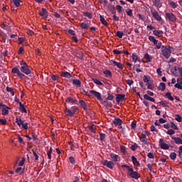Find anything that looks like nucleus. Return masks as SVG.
Masks as SVG:
<instances>
[{
	"mask_svg": "<svg viewBox=\"0 0 182 182\" xmlns=\"http://www.w3.org/2000/svg\"><path fill=\"white\" fill-rule=\"evenodd\" d=\"M92 82L95 83V85H97L98 86H103V82H102L100 80L96 78L92 79Z\"/></svg>",
	"mask_w": 182,
	"mask_h": 182,
	"instance_id": "32",
	"label": "nucleus"
},
{
	"mask_svg": "<svg viewBox=\"0 0 182 182\" xmlns=\"http://www.w3.org/2000/svg\"><path fill=\"white\" fill-rule=\"evenodd\" d=\"M147 156L149 157V159H154V154L151 153V152H149L148 154H147Z\"/></svg>",
	"mask_w": 182,
	"mask_h": 182,
	"instance_id": "58",
	"label": "nucleus"
},
{
	"mask_svg": "<svg viewBox=\"0 0 182 182\" xmlns=\"http://www.w3.org/2000/svg\"><path fill=\"white\" fill-rule=\"evenodd\" d=\"M127 176H129L132 178H134L135 180H139V178H140V173H138L137 171H134V170H133V168L131 171L127 172Z\"/></svg>",
	"mask_w": 182,
	"mask_h": 182,
	"instance_id": "5",
	"label": "nucleus"
},
{
	"mask_svg": "<svg viewBox=\"0 0 182 182\" xmlns=\"http://www.w3.org/2000/svg\"><path fill=\"white\" fill-rule=\"evenodd\" d=\"M40 16H43V18H48V11H46V9L42 8L41 12H39Z\"/></svg>",
	"mask_w": 182,
	"mask_h": 182,
	"instance_id": "14",
	"label": "nucleus"
},
{
	"mask_svg": "<svg viewBox=\"0 0 182 182\" xmlns=\"http://www.w3.org/2000/svg\"><path fill=\"white\" fill-rule=\"evenodd\" d=\"M117 11H118L119 14H122V6L117 5Z\"/></svg>",
	"mask_w": 182,
	"mask_h": 182,
	"instance_id": "61",
	"label": "nucleus"
},
{
	"mask_svg": "<svg viewBox=\"0 0 182 182\" xmlns=\"http://www.w3.org/2000/svg\"><path fill=\"white\" fill-rule=\"evenodd\" d=\"M65 114L69 117H73L75 114L79 112V108L77 106H73L70 109L65 107Z\"/></svg>",
	"mask_w": 182,
	"mask_h": 182,
	"instance_id": "1",
	"label": "nucleus"
},
{
	"mask_svg": "<svg viewBox=\"0 0 182 182\" xmlns=\"http://www.w3.org/2000/svg\"><path fill=\"white\" fill-rule=\"evenodd\" d=\"M13 2L17 7L21 6V0H13Z\"/></svg>",
	"mask_w": 182,
	"mask_h": 182,
	"instance_id": "48",
	"label": "nucleus"
},
{
	"mask_svg": "<svg viewBox=\"0 0 182 182\" xmlns=\"http://www.w3.org/2000/svg\"><path fill=\"white\" fill-rule=\"evenodd\" d=\"M168 4L170 5V6H171L173 9H176V8H177V6H178V4H177V2H174L173 1H168Z\"/></svg>",
	"mask_w": 182,
	"mask_h": 182,
	"instance_id": "26",
	"label": "nucleus"
},
{
	"mask_svg": "<svg viewBox=\"0 0 182 182\" xmlns=\"http://www.w3.org/2000/svg\"><path fill=\"white\" fill-rule=\"evenodd\" d=\"M159 147L162 149V150H168L170 149V144L166 143V140L164 139H159Z\"/></svg>",
	"mask_w": 182,
	"mask_h": 182,
	"instance_id": "6",
	"label": "nucleus"
},
{
	"mask_svg": "<svg viewBox=\"0 0 182 182\" xmlns=\"http://www.w3.org/2000/svg\"><path fill=\"white\" fill-rule=\"evenodd\" d=\"M112 123H114L115 126H120V124L122 123V121L120 119V118H115L112 121Z\"/></svg>",
	"mask_w": 182,
	"mask_h": 182,
	"instance_id": "21",
	"label": "nucleus"
},
{
	"mask_svg": "<svg viewBox=\"0 0 182 182\" xmlns=\"http://www.w3.org/2000/svg\"><path fill=\"white\" fill-rule=\"evenodd\" d=\"M20 70L22 73H24L25 75H31V69L26 63L20 61Z\"/></svg>",
	"mask_w": 182,
	"mask_h": 182,
	"instance_id": "2",
	"label": "nucleus"
},
{
	"mask_svg": "<svg viewBox=\"0 0 182 182\" xmlns=\"http://www.w3.org/2000/svg\"><path fill=\"white\" fill-rule=\"evenodd\" d=\"M6 91L11 95V96H15V91L10 87H6Z\"/></svg>",
	"mask_w": 182,
	"mask_h": 182,
	"instance_id": "33",
	"label": "nucleus"
},
{
	"mask_svg": "<svg viewBox=\"0 0 182 182\" xmlns=\"http://www.w3.org/2000/svg\"><path fill=\"white\" fill-rule=\"evenodd\" d=\"M166 133H167V134H169L170 136H173V134H174L176 133V131H174L173 129H168Z\"/></svg>",
	"mask_w": 182,
	"mask_h": 182,
	"instance_id": "52",
	"label": "nucleus"
},
{
	"mask_svg": "<svg viewBox=\"0 0 182 182\" xmlns=\"http://www.w3.org/2000/svg\"><path fill=\"white\" fill-rule=\"evenodd\" d=\"M84 16H86V18H89V19H92V14L89 12L84 13Z\"/></svg>",
	"mask_w": 182,
	"mask_h": 182,
	"instance_id": "49",
	"label": "nucleus"
},
{
	"mask_svg": "<svg viewBox=\"0 0 182 182\" xmlns=\"http://www.w3.org/2000/svg\"><path fill=\"white\" fill-rule=\"evenodd\" d=\"M175 120H176V122H178L179 123H181L182 117L180 116V114H176Z\"/></svg>",
	"mask_w": 182,
	"mask_h": 182,
	"instance_id": "42",
	"label": "nucleus"
},
{
	"mask_svg": "<svg viewBox=\"0 0 182 182\" xmlns=\"http://www.w3.org/2000/svg\"><path fill=\"white\" fill-rule=\"evenodd\" d=\"M69 161L70 163H71V164H75V158H73V156H70Z\"/></svg>",
	"mask_w": 182,
	"mask_h": 182,
	"instance_id": "55",
	"label": "nucleus"
},
{
	"mask_svg": "<svg viewBox=\"0 0 182 182\" xmlns=\"http://www.w3.org/2000/svg\"><path fill=\"white\" fill-rule=\"evenodd\" d=\"M25 158H22L21 161H20L18 163V166H23V164H25Z\"/></svg>",
	"mask_w": 182,
	"mask_h": 182,
	"instance_id": "59",
	"label": "nucleus"
},
{
	"mask_svg": "<svg viewBox=\"0 0 182 182\" xmlns=\"http://www.w3.org/2000/svg\"><path fill=\"white\" fill-rule=\"evenodd\" d=\"M139 147V145L137 144H134L133 145L131 146L130 149L132 150V151H136Z\"/></svg>",
	"mask_w": 182,
	"mask_h": 182,
	"instance_id": "38",
	"label": "nucleus"
},
{
	"mask_svg": "<svg viewBox=\"0 0 182 182\" xmlns=\"http://www.w3.org/2000/svg\"><path fill=\"white\" fill-rule=\"evenodd\" d=\"M154 4L155 6H156L157 9L161 8L163 3H161V0H154Z\"/></svg>",
	"mask_w": 182,
	"mask_h": 182,
	"instance_id": "20",
	"label": "nucleus"
},
{
	"mask_svg": "<svg viewBox=\"0 0 182 182\" xmlns=\"http://www.w3.org/2000/svg\"><path fill=\"white\" fill-rule=\"evenodd\" d=\"M151 15L154 16V18L158 21V22H161V16H160V14H159V12H157V11L155 10H151Z\"/></svg>",
	"mask_w": 182,
	"mask_h": 182,
	"instance_id": "7",
	"label": "nucleus"
},
{
	"mask_svg": "<svg viewBox=\"0 0 182 182\" xmlns=\"http://www.w3.org/2000/svg\"><path fill=\"white\" fill-rule=\"evenodd\" d=\"M65 102L67 103H72L73 105H77V100H76L75 99H73L70 97H67L65 100Z\"/></svg>",
	"mask_w": 182,
	"mask_h": 182,
	"instance_id": "17",
	"label": "nucleus"
},
{
	"mask_svg": "<svg viewBox=\"0 0 182 182\" xmlns=\"http://www.w3.org/2000/svg\"><path fill=\"white\" fill-rule=\"evenodd\" d=\"M176 144H182V139L180 137L171 136Z\"/></svg>",
	"mask_w": 182,
	"mask_h": 182,
	"instance_id": "18",
	"label": "nucleus"
},
{
	"mask_svg": "<svg viewBox=\"0 0 182 182\" xmlns=\"http://www.w3.org/2000/svg\"><path fill=\"white\" fill-rule=\"evenodd\" d=\"M171 73H173L174 76H178V72L177 67H173L171 69Z\"/></svg>",
	"mask_w": 182,
	"mask_h": 182,
	"instance_id": "27",
	"label": "nucleus"
},
{
	"mask_svg": "<svg viewBox=\"0 0 182 182\" xmlns=\"http://www.w3.org/2000/svg\"><path fill=\"white\" fill-rule=\"evenodd\" d=\"M122 167L127 168L128 171H132V169L133 168L132 166H129L127 165H122Z\"/></svg>",
	"mask_w": 182,
	"mask_h": 182,
	"instance_id": "54",
	"label": "nucleus"
},
{
	"mask_svg": "<svg viewBox=\"0 0 182 182\" xmlns=\"http://www.w3.org/2000/svg\"><path fill=\"white\" fill-rule=\"evenodd\" d=\"M11 72L12 73H16V75H18V73H20L21 71L19 70V69H18V68H14L12 69Z\"/></svg>",
	"mask_w": 182,
	"mask_h": 182,
	"instance_id": "51",
	"label": "nucleus"
},
{
	"mask_svg": "<svg viewBox=\"0 0 182 182\" xmlns=\"http://www.w3.org/2000/svg\"><path fill=\"white\" fill-rule=\"evenodd\" d=\"M149 41H150V42H153V43H155V42H157V40H156V38L153 36H150L149 37Z\"/></svg>",
	"mask_w": 182,
	"mask_h": 182,
	"instance_id": "47",
	"label": "nucleus"
},
{
	"mask_svg": "<svg viewBox=\"0 0 182 182\" xmlns=\"http://www.w3.org/2000/svg\"><path fill=\"white\" fill-rule=\"evenodd\" d=\"M16 173L17 174H20V175H22L23 174V171H22V168L21 167H18L16 169Z\"/></svg>",
	"mask_w": 182,
	"mask_h": 182,
	"instance_id": "40",
	"label": "nucleus"
},
{
	"mask_svg": "<svg viewBox=\"0 0 182 182\" xmlns=\"http://www.w3.org/2000/svg\"><path fill=\"white\" fill-rule=\"evenodd\" d=\"M171 127L173 129V130H178V127H177V125L174 124V122L171 123Z\"/></svg>",
	"mask_w": 182,
	"mask_h": 182,
	"instance_id": "50",
	"label": "nucleus"
},
{
	"mask_svg": "<svg viewBox=\"0 0 182 182\" xmlns=\"http://www.w3.org/2000/svg\"><path fill=\"white\" fill-rule=\"evenodd\" d=\"M90 93H91V95H93V96H95V97H96L97 100H102V94H100V92L95 90H90Z\"/></svg>",
	"mask_w": 182,
	"mask_h": 182,
	"instance_id": "10",
	"label": "nucleus"
},
{
	"mask_svg": "<svg viewBox=\"0 0 182 182\" xmlns=\"http://www.w3.org/2000/svg\"><path fill=\"white\" fill-rule=\"evenodd\" d=\"M89 130L92 132V133H95L96 132V125L92 124L88 127Z\"/></svg>",
	"mask_w": 182,
	"mask_h": 182,
	"instance_id": "36",
	"label": "nucleus"
},
{
	"mask_svg": "<svg viewBox=\"0 0 182 182\" xmlns=\"http://www.w3.org/2000/svg\"><path fill=\"white\" fill-rule=\"evenodd\" d=\"M156 73L159 75V76H163V72H161V68H158L156 70Z\"/></svg>",
	"mask_w": 182,
	"mask_h": 182,
	"instance_id": "57",
	"label": "nucleus"
},
{
	"mask_svg": "<svg viewBox=\"0 0 182 182\" xmlns=\"http://www.w3.org/2000/svg\"><path fill=\"white\" fill-rule=\"evenodd\" d=\"M160 105H161L164 107H168V102L167 101H161L160 102Z\"/></svg>",
	"mask_w": 182,
	"mask_h": 182,
	"instance_id": "44",
	"label": "nucleus"
},
{
	"mask_svg": "<svg viewBox=\"0 0 182 182\" xmlns=\"http://www.w3.org/2000/svg\"><path fill=\"white\" fill-rule=\"evenodd\" d=\"M16 123H17L18 126H19V127H21V126H22V124H23V120H22L20 117H16Z\"/></svg>",
	"mask_w": 182,
	"mask_h": 182,
	"instance_id": "30",
	"label": "nucleus"
},
{
	"mask_svg": "<svg viewBox=\"0 0 182 182\" xmlns=\"http://www.w3.org/2000/svg\"><path fill=\"white\" fill-rule=\"evenodd\" d=\"M132 160L134 166H136V167H139L140 166V163L139 161H137V158L134 157V156H132Z\"/></svg>",
	"mask_w": 182,
	"mask_h": 182,
	"instance_id": "22",
	"label": "nucleus"
},
{
	"mask_svg": "<svg viewBox=\"0 0 182 182\" xmlns=\"http://www.w3.org/2000/svg\"><path fill=\"white\" fill-rule=\"evenodd\" d=\"M177 83L175 84V87L176 89H179L180 90H182V78H178L176 80Z\"/></svg>",
	"mask_w": 182,
	"mask_h": 182,
	"instance_id": "12",
	"label": "nucleus"
},
{
	"mask_svg": "<svg viewBox=\"0 0 182 182\" xmlns=\"http://www.w3.org/2000/svg\"><path fill=\"white\" fill-rule=\"evenodd\" d=\"M80 106L84 109V110H86L87 109V105H86V102L83 100H80Z\"/></svg>",
	"mask_w": 182,
	"mask_h": 182,
	"instance_id": "34",
	"label": "nucleus"
},
{
	"mask_svg": "<svg viewBox=\"0 0 182 182\" xmlns=\"http://www.w3.org/2000/svg\"><path fill=\"white\" fill-rule=\"evenodd\" d=\"M100 20L102 25H105V26H108L109 23H107V21H106V19H105L103 16H100Z\"/></svg>",
	"mask_w": 182,
	"mask_h": 182,
	"instance_id": "25",
	"label": "nucleus"
},
{
	"mask_svg": "<svg viewBox=\"0 0 182 182\" xmlns=\"http://www.w3.org/2000/svg\"><path fill=\"white\" fill-rule=\"evenodd\" d=\"M25 41V38H18V43H19V45H22V43H23V42Z\"/></svg>",
	"mask_w": 182,
	"mask_h": 182,
	"instance_id": "60",
	"label": "nucleus"
},
{
	"mask_svg": "<svg viewBox=\"0 0 182 182\" xmlns=\"http://www.w3.org/2000/svg\"><path fill=\"white\" fill-rule=\"evenodd\" d=\"M170 157L171 160H176V159L177 158V154H176V152H172L170 154Z\"/></svg>",
	"mask_w": 182,
	"mask_h": 182,
	"instance_id": "41",
	"label": "nucleus"
},
{
	"mask_svg": "<svg viewBox=\"0 0 182 182\" xmlns=\"http://www.w3.org/2000/svg\"><path fill=\"white\" fill-rule=\"evenodd\" d=\"M21 126L23 129H24L25 130H28V123H23Z\"/></svg>",
	"mask_w": 182,
	"mask_h": 182,
	"instance_id": "64",
	"label": "nucleus"
},
{
	"mask_svg": "<svg viewBox=\"0 0 182 182\" xmlns=\"http://www.w3.org/2000/svg\"><path fill=\"white\" fill-rule=\"evenodd\" d=\"M124 97H126L124 95H118L116 97V102H117V103H120L122 100H124Z\"/></svg>",
	"mask_w": 182,
	"mask_h": 182,
	"instance_id": "19",
	"label": "nucleus"
},
{
	"mask_svg": "<svg viewBox=\"0 0 182 182\" xmlns=\"http://www.w3.org/2000/svg\"><path fill=\"white\" fill-rule=\"evenodd\" d=\"M144 58L145 59H146V63H149L150 62H151V59H153L152 56H150V55L149 53H146L144 56Z\"/></svg>",
	"mask_w": 182,
	"mask_h": 182,
	"instance_id": "28",
	"label": "nucleus"
},
{
	"mask_svg": "<svg viewBox=\"0 0 182 182\" xmlns=\"http://www.w3.org/2000/svg\"><path fill=\"white\" fill-rule=\"evenodd\" d=\"M0 107H4L1 109V114H3V116H6V114H8V113H9V111L8 110V109H9L8 107H6V105H4L3 104H0Z\"/></svg>",
	"mask_w": 182,
	"mask_h": 182,
	"instance_id": "11",
	"label": "nucleus"
},
{
	"mask_svg": "<svg viewBox=\"0 0 182 182\" xmlns=\"http://www.w3.org/2000/svg\"><path fill=\"white\" fill-rule=\"evenodd\" d=\"M153 33L155 36H158V38H161V36H163V31L161 30H154L153 31Z\"/></svg>",
	"mask_w": 182,
	"mask_h": 182,
	"instance_id": "16",
	"label": "nucleus"
},
{
	"mask_svg": "<svg viewBox=\"0 0 182 182\" xmlns=\"http://www.w3.org/2000/svg\"><path fill=\"white\" fill-rule=\"evenodd\" d=\"M117 36L118 38H119L120 39H122V38H123V32L122 31H117Z\"/></svg>",
	"mask_w": 182,
	"mask_h": 182,
	"instance_id": "53",
	"label": "nucleus"
},
{
	"mask_svg": "<svg viewBox=\"0 0 182 182\" xmlns=\"http://www.w3.org/2000/svg\"><path fill=\"white\" fill-rule=\"evenodd\" d=\"M144 83H149V82H150V77H149L147 75H144Z\"/></svg>",
	"mask_w": 182,
	"mask_h": 182,
	"instance_id": "46",
	"label": "nucleus"
},
{
	"mask_svg": "<svg viewBox=\"0 0 182 182\" xmlns=\"http://www.w3.org/2000/svg\"><path fill=\"white\" fill-rule=\"evenodd\" d=\"M60 75L63 77H67V79H70V77H72V74H70L69 72H66V71L61 72Z\"/></svg>",
	"mask_w": 182,
	"mask_h": 182,
	"instance_id": "15",
	"label": "nucleus"
},
{
	"mask_svg": "<svg viewBox=\"0 0 182 182\" xmlns=\"http://www.w3.org/2000/svg\"><path fill=\"white\" fill-rule=\"evenodd\" d=\"M126 12L128 16H130V17L133 16V11L131 9H127L126 10Z\"/></svg>",
	"mask_w": 182,
	"mask_h": 182,
	"instance_id": "39",
	"label": "nucleus"
},
{
	"mask_svg": "<svg viewBox=\"0 0 182 182\" xmlns=\"http://www.w3.org/2000/svg\"><path fill=\"white\" fill-rule=\"evenodd\" d=\"M159 90H161L162 92H164L166 90V83L161 82L158 87Z\"/></svg>",
	"mask_w": 182,
	"mask_h": 182,
	"instance_id": "24",
	"label": "nucleus"
},
{
	"mask_svg": "<svg viewBox=\"0 0 182 182\" xmlns=\"http://www.w3.org/2000/svg\"><path fill=\"white\" fill-rule=\"evenodd\" d=\"M165 97H166V99H168V100H171V102H173L174 100V97H173V96H171V92H166L165 94Z\"/></svg>",
	"mask_w": 182,
	"mask_h": 182,
	"instance_id": "31",
	"label": "nucleus"
},
{
	"mask_svg": "<svg viewBox=\"0 0 182 182\" xmlns=\"http://www.w3.org/2000/svg\"><path fill=\"white\" fill-rule=\"evenodd\" d=\"M80 27L82 28V29H87V28H89V26L86 23H81Z\"/></svg>",
	"mask_w": 182,
	"mask_h": 182,
	"instance_id": "43",
	"label": "nucleus"
},
{
	"mask_svg": "<svg viewBox=\"0 0 182 182\" xmlns=\"http://www.w3.org/2000/svg\"><path fill=\"white\" fill-rule=\"evenodd\" d=\"M105 137H106V134H100V139L101 141H103L105 140Z\"/></svg>",
	"mask_w": 182,
	"mask_h": 182,
	"instance_id": "56",
	"label": "nucleus"
},
{
	"mask_svg": "<svg viewBox=\"0 0 182 182\" xmlns=\"http://www.w3.org/2000/svg\"><path fill=\"white\" fill-rule=\"evenodd\" d=\"M150 133H149V132L145 131L142 134H141V135H139V140L140 141H141V143H143V144H147V136H149Z\"/></svg>",
	"mask_w": 182,
	"mask_h": 182,
	"instance_id": "4",
	"label": "nucleus"
},
{
	"mask_svg": "<svg viewBox=\"0 0 182 182\" xmlns=\"http://www.w3.org/2000/svg\"><path fill=\"white\" fill-rule=\"evenodd\" d=\"M137 59H139V57H137V55L136 54H132V61L136 63L137 62Z\"/></svg>",
	"mask_w": 182,
	"mask_h": 182,
	"instance_id": "45",
	"label": "nucleus"
},
{
	"mask_svg": "<svg viewBox=\"0 0 182 182\" xmlns=\"http://www.w3.org/2000/svg\"><path fill=\"white\" fill-rule=\"evenodd\" d=\"M171 49H173V48L171 47L166 48V46H162L161 53L163 56H164L166 59H169L170 56H171Z\"/></svg>",
	"mask_w": 182,
	"mask_h": 182,
	"instance_id": "3",
	"label": "nucleus"
},
{
	"mask_svg": "<svg viewBox=\"0 0 182 182\" xmlns=\"http://www.w3.org/2000/svg\"><path fill=\"white\" fill-rule=\"evenodd\" d=\"M112 65H114V66H117L119 69H123V65H122V63L117 62V61H112Z\"/></svg>",
	"mask_w": 182,
	"mask_h": 182,
	"instance_id": "29",
	"label": "nucleus"
},
{
	"mask_svg": "<svg viewBox=\"0 0 182 182\" xmlns=\"http://www.w3.org/2000/svg\"><path fill=\"white\" fill-rule=\"evenodd\" d=\"M166 16L171 22H176V21H177V17L171 13H166Z\"/></svg>",
	"mask_w": 182,
	"mask_h": 182,
	"instance_id": "9",
	"label": "nucleus"
},
{
	"mask_svg": "<svg viewBox=\"0 0 182 182\" xmlns=\"http://www.w3.org/2000/svg\"><path fill=\"white\" fill-rule=\"evenodd\" d=\"M127 83L129 86H132V85H133V83H134V82H133V80H127Z\"/></svg>",
	"mask_w": 182,
	"mask_h": 182,
	"instance_id": "62",
	"label": "nucleus"
},
{
	"mask_svg": "<svg viewBox=\"0 0 182 182\" xmlns=\"http://www.w3.org/2000/svg\"><path fill=\"white\" fill-rule=\"evenodd\" d=\"M110 157L112 160H113L115 162L120 161V156L116 154H110Z\"/></svg>",
	"mask_w": 182,
	"mask_h": 182,
	"instance_id": "13",
	"label": "nucleus"
},
{
	"mask_svg": "<svg viewBox=\"0 0 182 182\" xmlns=\"http://www.w3.org/2000/svg\"><path fill=\"white\" fill-rule=\"evenodd\" d=\"M103 73L107 77H110L112 76V72H110L109 70H105Z\"/></svg>",
	"mask_w": 182,
	"mask_h": 182,
	"instance_id": "37",
	"label": "nucleus"
},
{
	"mask_svg": "<svg viewBox=\"0 0 182 182\" xmlns=\"http://www.w3.org/2000/svg\"><path fill=\"white\" fill-rule=\"evenodd\" d=\"M73 85H75L77 87H80V86H82V82H80V80H77V79H74L73 80Z\"/></svg>",
	"mask_w": 182,
	"mask_h": 182,
	"instance_id": "23",
	"label": "nucleus"
},
{
	"mask_svg": "<svg viewBox=\"0 0 182 182\" xmlns=\"http://www.w3.org/2000/svg\"><path fill=\"white\" fill-rule=\"evenodd\" d=\"M121 153H126V148L124 146H120Z\"/></svg>",
	"mask_w": 182,
	"mask_h": 182,
	"instance_id": "63",
	"label": "nucleus"
},
{
	"mask_svg": "<svg viewBox=\"0 0 182 182\" xmlns=\"http://www.w3.org/2000/svg\"><path fill=\"white\" fill-rule=\"evenodd\" d=\"M103 166H106L107 167H108V168H113V167H114V163H113V161H107V160H105L102 162Z\"/></svg>",
	"mask_w": 182,
	"mask_h": 182,
	"instance_id": "8",
	"label": "nucleus"
},
{
	"mask_svg": "<svg viewBox=\"0 0 182 182\" xmlns=\"http://www.w3.org/2000/svg\"><path fill=\"white\" fill-rule=\"evenodd\" d=\"M154 45H156V49H161V48H163V46H161V42H159L157 40L156 42L154 43Z\"/></svg>",
	"mask_w": 182,
	"mask_h": 182,
	"instance_id": "35",
	"label": "nucleus"
}]
</instances>
